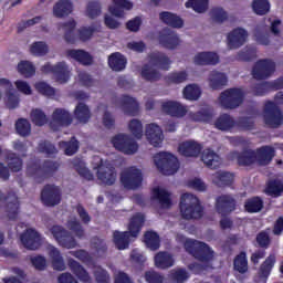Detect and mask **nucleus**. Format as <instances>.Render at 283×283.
I'll list each match as a JSON object with an SVG mask.
<instances>
[{"label":"nucleus","mask_w":283,"mask_h":283,"mask_svg":"<svg viewBox=\"0 0 283 283\" xmlns=\"http://www.w3.org/2000/svg\"><path fill=\"white\" fill-rule=\"evenodd\" d=\"M185 249L190 255H193L196 260L202 262L203 264L192 263L189 265V269H199L200 271H207L211 269V260H213V251L209 244L198 241V240H187L185 242Z\"/></svg>","instance_id":"nucleus-1"},{"label":"nucleus","mask_w":283,"mask_h":283,"mask_svg":"<svg viewBox=\"0 0 283 283\" xmlns=\"http://www.w3.org/2000/svg\"><path fill=\"white\" fill-rule=\"evenodd\" d=\"M143 224H145V216L137 213L130 218L128 231L120 232L116 230L113 233V242L116 249H118V251H125V249H129V238H138V233H140Z\"/></svg>","instance_id":"nucleus-2"},{"label":"nucleus","mask_w":283,"mask_h":283,"mask_svg":"<svg viewBox=\"0 0 283 283\" xmlns=\"http://www.w3.org/2000/svg\"><path fill=\"white\" fill-rule=\"evenodd\" d=\"M59 169H61V164L52 159H45L42 165L39 161H31L27 166V175L33 178L38 185H41L49 178L54 177Z\"/></svg>","instance_id":"nucleus-3"},{"label":"nucleus","mask_w":283,"mask_h":283,"mask_svg":"<svg viewBox=\"0 0 283 283\" xmlns=\"http://www.w3.org/2000/svg\"><path fill=\"white\" fill-rule=\"evenodd\" d=\"M60 29L64 32V40L67 43H71V45H74L77 40L82 41V43H86V41H90L96 32V28L94 27H81L75 34L74 30H76V20L74 19L60 23Z\"/></svg>","instance_id":"nucleus-4"},{"label":"nucleus","mask_w":283,"mask_h":283,"mask_svg":"<svg viewBox=\"0 0 283 283\" xmlns=\"http://www.w3.org/2000/svg\"><path fill=\"white\" fill-rule=\"evenodd\" d=\"M179 209L184 220H200L205 216V208L200 205V199L189 192L181 195Z\"/></svg>","instance_id":"nucleus-5"},{"label":"nucleus","mask_w":283,"mask_h":283,"mask_svg":"<svg viewBox=\"0 0 283 283\" xmlns=\"http://www.w3.org/2000/svg\"><path fill=\"white\" fill-rule=\"evenodd\" d=\"M154 164L164 176H174L180 169L178 157L167 151L157 153L154 156Z\"/></svg>","instance_id":"nucleus-6"},{"label":"nucleus","mask_w":283,"mask_h":283,"mask_svg":"<svg viewBox=\"0 0 283 283\" xmlns=\"http://www.w3.org/2000/svg\"><path fill=\"white\" fill-rule=\"evenodd\" d=\"M219 103L223 109H238L244 103V91L238 87L228 88L220 94Z\"/></svg>","instance_id":"nucleus-7"},{"label":"nucleus","mask_w":283,"mask_h":283,"mask_svg":"<svg viewBox=\"0 0 283 283\" xmlns=\"http://www.w3.org/2000/svg\"><path fill=\"white\" fill-rule=\"evenodd\" d=\"M263 120L271 129H277L283 124V115L280 106L273 101H269L264 105Z\"/></svg>","instance_id":"nucleus-8"},{"label":"nucleus","mask_w":283,"mask_h":283,"mask_svg":"<svg viewBox=\"0 0 283 283\" xmlns=\"http://www.w3.org/2000/svg\"><path fill=\"white\" fill-rule=\"evenodd\" d=\"M4 205V211L9 220H18L19 211L21 209V203L19 202V197L17 192L9 191L7 195L0 190V207Z\"/></svg>","instance_id":"nucleus-9"},{"label":"nucleus","mask_w":283,"mask_h":283,"mask_svg":"<svg viewBox=\"0 0 283 283\" xmlns=\"http://www.w3.org/2000/svg\"><path fill=\"white\" fill-rule=\"evenodd\" d=\"M120 182L125 189L134 191L143 186V171L136 167H129L120 174Z\"/></svg>","instance_id":"nucleus-10"},{"label":"nucleus","mask_w":283,"mask_h":283,"mask_svg":"<svg viewBox=\"0 0 283 283\" xmlns=\"http://www.w3.org/2000/svg\"><path fill=\"white\" fill-rule=\"evenodd\" d=\"M112 144L117 151H122V154H126L127 156H132L138 151V143L129 135H116L112 138Z\"/></svg>","instance_id":"nucleus-11"},{"label":"nucleus","mask_w":283,"mask_h":283,"mask_svg":"<svg viewBox=\"0 0 283 283\" xmlns=\"http://www.w3.org/2000/svg\"><path fill=\"white\" fill-rule=\"evenodd\" d=\"M50 233L63 249H76V239L72 235V232L67 231L63 226L51 227Z\"/></svg>","instance_id":"nucleus-12"},{"label":"nucleus","mask_w":283,"mask_h":283,"mask_svg":"<svg viewBox=\"0 0 283 283\" xmlns=\"http://www.w3.org/2000/svg\"><path fill=\"white\" fill-rule=\"evenodd\" d=\"M275 72V62L263 59L256 61L252 69V76L255 81H266Z\"/></svg>","instance_id":"nucleus-13"},{"label":"nucleus","mask_w":283,"mask_h":283,"mask_svg":"<svg viewBox=\"0 0 283 283\" xmlns=\"http://www.w3.org/2000/svg\"><path fill=\"white\" fill-rule=\"evenodd\" d=\"M72 114L65 108H55L52 114V120L50 127L53 132H59L61 127H70L73 123Z\"/></svg>","instance_id":"nucleus-14"},{"label":"nucleus","mask_w":283,"mask_h":283,"mask_svg":"<svg viewBox=\"0 0 283 283\" xmlns=\"http://www.w3.org/2000/svg\"><path fill=\"white\" fill-rule=\"evenodd\" d=\"M41 200L45 207L61 205V189L54 185L46 184L41 191Z\"/></svg>","instance_id":"nucleus-15"},{"label":"nucleus","mask_w":283,"mask_h":283,"mask_svg":"<svg viewBox=\"0 0 283 283\" xmlns=\"http://www.w3.org/2000/svg\"><path fill=\"white\" fill-rule=\"evenodd\" d=\"M20 242L24 249L36 251L41 247V234L36 230L29 228L20 235Z\"/></svg>","instance_id":"nucleus-16"},{"label":"nucleus","mask_w":283,"mask_h":283,"mask_svg":"<svg viewBox=\"0 0 283 283\" xmlns=\"http://www.w3.org/2000/svg\"><path fill=\"white\" fill-rule=\"evenodd\" d=\"M238 202L231 195H221L216 199V210L220 216H229L233 213Z\"/></svg>","instance_id":"nucleus-17"},{"label":"nucleus","mask_w":283,"mask_h":283,"mask_svg":"<svg viewBox=\"0 0 283 283\" xmlns=\"http://www.w3.org/2000/svg\"><path fill=\"white\" fill-rule=\"evenodd\" d=\"M161 111L172 118H184V116H187V106H184L180 102L176 101L163 102Z\"/></svg>","instance_id":"nucleus-18"},{"label":"nucleus","mask_w":283,"mask_h":283,"mask_svg":"<svg viewBox=\"0 0 283 283\" xmlns=\"http://www.w3.org/2000/svg\"><path fill=\"white\" fill-rule=\"evenodd\" d=\"M159 43L166 50H176L180 45V38L176 31L164 29L159 34Z\"/></svg>","instance_id":"nucleus-19"},{"label":"nucleus","mask_w":283,"mask_h":283,"mask_svg":"<svg viewBox=\"0 0 283 283\" xmlns=\"http://www.w3.org/2000/svg\"><path fill=\"white\" fill-rule=\"evenodd\" d=\"M249 36V33L247 30L242 28L233 29L228 34V46L230 50H238V48H242L244 43H247V38Z\"/></svg>","instance_id":"nucleus-20"},{"label":"nucleus","mask_w":283,"mask_h":283,"mask_svg":"<svg viewBox=\"0 0 283 283\" xmlns=\"http://www.w3.org/2000/svg\"><path fill=\"white\" fill-rule=\"evenodd\" d=\"M255 159L260 167H266L273 163V158H275V148L273 146H261L255 150Z\"/></svg>","instance_id":"nucleus-21"},{"label":"nucleus","mask_w":283,"mask_h":283,"mask_svg":"<svg viewBox=\"0 0 283 283\" xmlns=\"http://www.w3.org/2000/svg\"><path fill=\"white\" fill-rule=\"evenodd\" d=\"M145 135L148 143H150L153 147H160V145H163V140H165L163 128H160V126L157 124H148L146 126Z\"/></svg>","instance_id":"nucleus-22"},{"label":"nucleus","mask_w":283,"mask_h":283,"mask_svg":"<svg viewBox=\"0 0 283 283\" xmlns=\"http://www.w3.org/2000/svg\"><path fill=\"white\" fill-rule=\"evenodd\" d=\"M97 180H101L107 187H112L116 182V168L112 165H99L97 168Z\"/></svg>","instance_id":"nucleus-23"},{"label":"nucleus","mask_w":283,"mask_h":283,"mask_svg":"<svg viewBox=\"0 0 283 283\" xmlns=\"http://www.w3.org/2000/svg\"><path fill=\"white\" fill-rule=\"evenodd\" d=\"M148 59L150 65L158 70L168 71L171 67V60L164 52L155 51L148 55Z\"/></svg>","instance_id":"nucleus-24"},{"label":"nucleus","mask_w":283,"mask_h":283,"mask_svg":"<svg viewBox=\"0 0 283 283\" xmlns=\"http://www.w3.org/2000/svg\"><path fill=\"white\" fill-rule=\"evenodd\" d=\"M201 160L208 169H220L222 165V157L211 148L203 149Z\"/></svg>","instance_id":"nucleus-25"},{"label":"nucleus","mask_w":283,"mask_h":283,"mask_svg":"<svg viewBox=\"0 0 283 283\" xmlns=\"http://www.w3.org/2000/svg\"><path fill=\"white\" fill-rule=\"evenodd\" d=\"M233 156H235L239 167H251V165L258 163L255 159V150L251 148H247L242 151H234Z\"/></svg>","instance_id":"nucleus-26"},{"label":"nucleus","mask_w":283,"mask_h":283,"mask_svg":"<svg viewBox=\"0 0 283 283\" xmlns=\"http://www.w3.org/2000/svg\"><path fill=\"white\" fill-rule=\"evenodd\" d=\"M178 149L181 156H186V158H198L202 151V145L196 142H184Z\"/></svg>","instance_id":"nucleus-27"},{"label":"nucleus","mask_w":283,"mask_h":283,"mask_svg":"<svg viewBox=\"0 0 283 283\" xmlns=\"http://www.w3.org/2000/svg\"><path fill=\"white\" fill-rule=\"evenodd\" d=\"M119 103L122 105V108L124 109V113L127 116H138L139 105L136 98L129 95H122L119 98Z\"/></svg>","instance_id":"nucleus-28"},{"label":"nucleus","mask_w":283,"mask_h":283,"mask_svg":"<svg viewBox=\"0 0 283 283\" xmlns=\"http://www.w3.org/2000/svg\"><path fill=\"white\" fill-rule=\"evenodd\" d=\"M67 264L72 273L76 275L80 282H84V283L92 282V277L90 276V273H87V270H85V268H83V265H81V263H78L76 260L69 259Z\"/></svg>","instance_id":"nucleus-29"},{"label":"nucleus","mask_w":283,"mask_h":283,"mask_svg":"<svg viewBox=\"0 0 283 283\" xmlns=\"http://www.w3.org/2000/svg\"><path fill=\"white\" fill-rule=\"evenodd\" d=\"M66 54L71 56V59H74V61H77V63H81V65H92V63H94V56L85 50L71 49Z\"/></svg>","instance_id":"nucleus-30"},{"label":"nucleus","mask_w":283,"mask_h":283,"mask_svg":"<svg viewBox=\"0 0 283 283\" xmlns=\"http://www.w3.org/2000/svg\"><path fill=\"white\" fill-rule=\"evenodd\" d=\"M6 159L9 161L7 167L12 174H19V171L23 170V158L18 156L17 153L8 150L6 153Z\"/></svg>","instance_id":"nucleus-31"},{"label":"nucleus","mask_w":283,"mask_h":283,"mask_svg":"<svg viewBox=\"0 0 283 283\" xmlns=\"http://www.w3.org/2000/svg\"><path fill=\"white\" fill-rule=\"evenodd\" d=\"M114 7H109V12L113 17L123 18L125 17V10H132L134 3L129 0H113Z\"/></svg>","instance_id":"nucleus-32"},{"label":"nucleus","mask_w":283,"mask_h":283,"mask_svg":"<svg viewBox=\"0 0 283 283\" xmlns=\"http://www.w3.org/2000/svg\"><path fill=\"white\" fill-rule=\"evenodd\" d=\"M277 262V259L275 254H270L260 265L259 268V277H262L263 280H269L271 276V272L273 271V268L275 266V263Z\"/></svg>","instance_id":"nucleus-33"},{"label":"nucleus","mask_w":283,"mask_h":283,"mask_svg":"<svg viewBox=\"0 0 283 283\" xmlns=\"http://www.w3.org/2000/svg\"><path fill=\"white\" fill-rule=\"evenodd\" d=\"M127 65V59L120 52L112 53L108 56V66L113 72H123Z\"/></svg>","instance_id":"nucleus-34"},{"label":"nucleus","mask_w":283,"mask_h":283,"mask_svg":"<svg viewBox=\"0 0 283 283\" xmlns=\"http://www.w3.org/2000/svg\"><path fill=\"white\" fill-rule=\"evenodd\" d=\"M196 65H218L220 56L213 52H200L195 56Z\"/></svg>","instance_id":"nucleus-35"},{"label":"nucleus","mask_w":283,"mask_h":283,"mask_svg":"<svg viewBox=\"0 0 283 283\" xmlns=\"http://www.w3.org/2000/svg\"><path fill=\"white\" fill-rule=\"evenodd\" d=\"M72 10H73L72 1L60 0L53 7V14L57 19H63V17H69V14H72Z\"/></svg>","instance_id":"nucleus-36"},{"label":"nucleus","mask_w":283,"mask_h":283,"mask_svg":"<svg viewBox=\"0 0 283 283\" xmlns=\"http://www.w3.org/2000/svg\"><path fill=\"white\" fill-rule=\"evenodd\" d=\"M159 19L163 21V23L169 25L170 28H182V25H185V21H182L178 14L171 13L169 11L160 12Z\"/></svg>","instance_id":"nucleus-37"},{"label":"nucleus","mask_w":283,"mask_h":283,"mask_svg":"<svg viewBox=\"0 0 283 283\" xmlns=\"http://www.w3.org/2000/svg\"><path fill=\"white\" fill-rule=\"evenodd\" d=\"M53 76L56 83H67L70 81V70L65 62H59L54 65Z\"/></svg>","instance_id":"nucleus-38"},{"label":"nucleus","mask_w":283,"mask_h":283,"mask_svg":"<svg viewBox=\"0 0 283 283\" xmlns=\"http://www.w3.org/2000/svg\"><path fill=\"white\" fill-rule=\"evenodd\" d=\"M153 200H158L163 209H170L171 207V195L165 189L154 188Z\"/></svg>","instance_id":"nucleus-39"},{"label":"nucleus","mask_w":283,"mask_h":283,"mask_svg":"<svg viewBox=\"0 0 283 283\" xmlns=\"http://www.w3.org/2000/svg\"><path fill=\"white\" fill-rule=\"evenodd\" d=\"M264 192L266 196L272 198H280L283 195V182L280 179H270L266 185Z\"/></svg>","instance_id":"nucleus-40"},{"label":"nucleus","mask_w":283,"mask_h":283,"mask_svg":"<svg viewBox=\"0 0 283 283\" xmlns=\"http://www.w3.org/2000/svg\"><path fill=\"white\" fill-rule=\"evenodd\" d=\"M233 270L241 275H244V273H249V259L247 258V252L241 251L234 256Z\"/></svg>","instance_id":"nucleus-41"},{"label":"nucleus","mask_w":283,"mask_h":283,"mask_svg":"<svg viewBox=\"0 0 283 283\" xmlns=\"http://www.w3.org/2000/svg\"><path fill=\"white\" fill-rule=\"evenodd\" d=\"M190 119L193 123H211V120H213V109L206 107L198 112L190 113Z\"/></svg>","instance_id":"nucleus-42"},{"label":"nucleus","mask_w":283,"mask_h":283,"mask_svg":"<svg viewBox=\"0 0 283 283\" xmlns=\"http://www.w3.org/2000/svg\"><path fill=\"white\" fill-rule=\"evenodd\" d=\"M74 116L78 123H83L84 125L90 123V119L92 118L90 106L83 102H80L74 109Z\"/></svg>","instance_id":"nucleus-43"},{"label":"nucleus","mask_w":283,"mask_h":283,"mask_svg":"<svg viewBox=\"0 0 283 283\" xmlns=\"http://www.w3.org/2000/svg\"><path fill=\"white\" fill-rule=\"evenodd\" d=\"M235 176L229 171H217L213 175V182L217 187H231Z\"/></svg>","instance_id":"nucleus-44"},{"label":"nucleus","mask_w":283,"mask_h":283,"mask_svg":"<svg viewBox=\"0 0 283 283\" xmlns=\"http://www.w3.org/2000/svg\"><path fill=\"white\" fill-rule=\"evenodd\" d=\"M49 258H51L54 271H65V261L63 260V255H61V251L59 249L51 247L49 249Z\"/></svg>","instance_id":"nucleus-45"},{"label":"nucleus","mask_w":283,"mask_h":283,"mask_svg":"<svg viewBox=\"0 0 283 283\" xmlns=\"http://www.w3.org/2000/svg\"><path fill=\"white\" fill-rule=\"evenodd\" d=\"M174 256L169 252H158L155 255V266L157 269H171L174 266Z\"/></svg>","instance_id":"nucleus-46"},{"label":"nucleus","mask_w":283,"mask_h":283,"mask_svg":"<svg viewBox=\"0 0 283 283\" xmlns=\"http://www.w3.org/2000/svg\"><path fill=\"white\" fill-rule=\"evenodd\" d=\"M39 154H44L46 158H54L59 154L56 146L48 139H42L39 142L36 147Z\"/></svg>","instance_id":"nucleus-47"},{"label":"nucleus","mask_w":283,"mask_h":283,"mask_svg":"<svg viewBox=\"0 0 283 283\" xmlns=\"http://www.w3.org/2000/svg\"><path fill=\"white\" fill-rule=\"evenodd\" d=\"M228 82L229 80L224 73L218 71H212L210 73L209 83L212 90H222Z\"/></svg>","instance_id":"nucleus-48"},{"label":"nucleus","mask_w":283,"mask_h":283,"mask_svg":"<svg viewBox=\"0 0 283 283\" xmlns=\"http://www.w3.org/2000/svg\"><path fill=\"white\" fill-rule=\"evenodd\" d=\"M244 209L248 213H260L264 209V200L261 197H251L245 200Z\"/></svg>","instance_id":"nucleus-49"},{"label":"nucleus","mask_w":283,"mask_h":283,"mask_svg":"<svg viewBox=\"0 0 283 283\" xmlns=\"http://www.w3.org/2000/svg\"><path fill=\"white\" fill-rule=\"evenodd\" d=\"M214 127L220 132H229L235 127V120L229 114H222L214 122Z\"/></svg>","instance_id":"nucleus-50"},{"label":"nucleus","mask_w":283,"mask_h":283,"mask_svg":"<svg viewBox=\"0 0 283 283\" xmlns=\"http://www.w3.org/2000/svg\"><path fill=\"white\" fill-rule=\"evenodd\" d=\"M72 165L81 178H84V180H94V174L87 169L83 159L75 158L73 159Z\"/></svg>","instance_id":"nucleus-51"},{"label":"nucleus","mask_w":283,"mask_h":283,"mask_svg":"<svg viewBox=\"0 0 283 283\" xmlns=\"http://www.w3.org/2000/svg\"><path fill=\"white\" fill-rule=\"evenodd\" d=\"M258 59V50L252 46H245L243 50L239 51L235 55V61H242L243 63H250Z\"/></svg>","instance_id":"nucleus-52"},{"label":"nucleus","mask_w":283,"mask_h":283,"mask_svg":"<svg viewBox=\"0 0 283 283\" xmlns=\"http://www.w3.org/2000/svg\"><path fill=\"white\" fill-rule=\"evenodd\" d=\"M144 242L150 251H158L160 249V235L155 231H147L144 234Z\"/></svg>","instance_id":"nucleus-53"},{"label":"nucleus","mask_w":283,"mask_h":283,"mask_svg":"<svg viewBox=\"0 0 283 283\" xmlns=\"http://www.w3.org/2000/svg\"><path fill=\"white\" fill-rule=\"evenodd\" d=\"M18 72L23 76L24 78H32L34 74H36V67L32 62L28 60H22L18 63Z\"/></svg>","instance_id":"nucleus-54"},{"label":"nucleus","mask_w":283,"mask_h":283,"mask_svg":"<svg viewBox=\"0 0 283 283\" xmlns=\"http://www.w3.org/2000/svg\"><path fill=\"white\" fill-rule=\"evenodd\" d=\"M59 147L60 149H63L65 156H74L76 151H78V140L76 139L75 136L71 137V140L65 142H59Z\"/></svg>","instance_id":"nucleus-55"},{"label":"nucleus","mask_w":283,"mask_h":283,"mask_svg":"<svg viewBox=\"0 0 283 283\" xmlns=\"http://www.w3.org/2000/svg\"><path fill=\"white\" fill-rule=\"evenodd\" d=\"M142 78L144 81H148V83H156V81H160V72L149 66V64H145L142 69Z\"/></svg>","instance_id":"nucleus-56"},{"label":"nucleus","mask_w":283,"mask_h":283,"mask_svg":"<svg viewBox=\"0 0 283 283\" xmlns=\"http://www.w3.org/2000/svg\"><path fill=\"white\" fill-rule=\"evenodd\" d=\"M188 76L186 71L171 72L165 77V81L168 85H180V83L187 81Z\"/></svg>","instance_id":"nucleus-57"},{"label":"nucleus","mask_w":283,"mask_h":283,"mask_svg":"<svg viewBox=\"0 0 283 283\" xmlns=\"http://www.w3.org/2000/svg\"><path fill=\"white\" fill-rule=\"evenodd\" d=\"M252 10L255 14H259V17H264V14H268L269 10H271V3L269 0H253Z\"/></svg>","instance_id":"nucleus-58"},{"label":"nucleus","mask_w":283,"mask_h":283,"mask_svg":"<svg viewBox=\"0 0 283 283\" xmlns=\"http://www.w3.org/2000/svg\"><path fill=\"white\" fill-rule=\"evenodd\" d=\"M202 94V91H200V87L196 84L187 85L184 88V97L187 101H198Z\"/></svg>","instance_id":"nucleus-59"},{"label":"nucleus","mask_w":283,"mask_h":283,"mask_svg":"<svg viewBox=\"0 0 283 283\" xmlns=\"http://www.w3.org/2000/svg\"><path fill=\"white\" fill-rule=\"evenodd\" d=\"M50 52V48L43 41L33 42L30 46V53L33 56H45Z\"/></svg>","instance_id":"nucleus-60"},{"label":"nucleus","mask_w":283,"mask_h":283,"mask_svg":"<svg viewBox=\"0 0 283 283\" xmlns=\"http://www.w3.org/2000/svg\"><path fill=\"white\" fill-rule=\"evenodd\" d=\"M66 227L72 231V233H74L75 238H78L80 240L85 238V229H83L81 221L76 219L69 220Z\"/></svg>","instance_id":"nucleus-61"},{"label":"nucleus","mask_w":283,"mask_h":283,"mask_svg":"<svg viewBox=\"0 0 283 283\" xmlns=\"http://www.w3.org/2000/svg\"><path fill=\"white\" fill-rule=\"evenodd\" d=\"M15 130L19 136H30L32 132V125L25 118H19L15 122Z\"/></svg>","instance_id":"nucleus-62"},{"label":"nucleus","mask_w":283,"mask_h":283,"mask_svg":"<svg viewBox=\"0 0 283 283\" xmlns=\"http://www.w3.org/2000/svg\"><path fill=\"white\" fill-rule=\"evenodd\" d=\"M271 92V84L269 82L256 83L251 86L253 96H266Z\"/></svg>","instance_id":"nucleus-63"},{"label":"nucleus","mask_w":283,"mask_h":283,"mask_svg":"<svg viewBox=\"0 0 283 283\" xmlns=\"http://www.w3.org/2000/svg\"><path fill=\"white\" fill-rule=\"evenodd\" d=\"M255 241L260 249L266 250L271 247V234L268 230H262L256 234Z\"/></svg>","instance_id":"nucleus-64"}]
</instances>
